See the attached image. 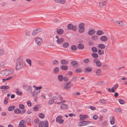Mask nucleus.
Returning a JSON list of instances; mask_svg holds the SVG:
<instances>
[{
	"label": "nucleus",
	"instance_id": "nucleus-64",
	"mask_svg": "<svg viewBox=\"0 0 127 127\" xmlns=\"http://www.w3.org/2000/svg\"><path fill=\"white\" fill-rule=\"evenodd\" d=\"M4 50L2 49L0 50V56L4 54Z\"/></svg>",
	"mask_w": 127,
	"mask_h": 127
},
{
	"label": "nucleus",
	"instance_id": "nucleus-33",
	"mask_svg": "<svg viewBox=\"0 0 127 127\" xmlns=\"http://www.w3.org/2000/svg\"><path fill=\"white\" fill-rule=\"evenodd\" d=\"M92 56L95 58H97L98 57V55L96 53H92L91 54Z\"/></svg>",
	"mask_w": 127,
	"mask_h": 127
},
{
	"label": "nucleus",
	"instance_id": "nucleus-41",
	"mask_svg": "<svg viewBox=\"0 0 127 127\" xmlns=\"http://www.w3.org/2000/svg\"><path fill=\"white\" fill-rule=\"evenodd\" d=\"M92 39L94 40H97L98 39V37L97 35H94L93 36L91 37Z\"/></svg>",
	"mask_w": 127,
	"mask_h": 127
},
{
	"label": "nucleus",
	"instance_id": "nucleus-19",
	"mask_svg": "<svg viewBox=\"0 0 127 127\" xmlns=\"http://www.w3.org/2000/svg\"><path fill=\"white\" fill-rule=\"evenodd\" d=\"M14 112L15 114H19L21 113V111L19 109L16 108L14 110Z\"/></svg>",
	"mask_w": 127,
	"mask_h": 127
},
{
	"label": "nucleus",
	"instance_id": "nucleus-44",
	"mask_svg": "<svg viewBox=\"0 0 127 127\" xmlns=\"http://www.w3.org/2000/svg\"><path fill=\"white\" fill-rule=\"evenodd\" d=\"M85 29L84 28H79V31L81 33H82L84 32Z\"/></svg>",
	"mask_w": 127,
	"mask_h": 127
},
{
	"label": "nucleus",
	"instance_id": "nucleus-2",
	"mask_svg": "<svg viewBox=\"0 0 127 127\" xmlns=\"http://www.w3.org/2000/svg\"><path fill=\"white\" fill-rule=\"evenodd\" d=\"M73 84L70 81L65 83L64 85L63 89L65 90H69L72 86Z\"/></svg>",
	"mask_w": 127,
	"mask_h": 127
},
{
	"label": "nucleus",
	"instance_id": "nucleus-25",
	"mask_svg": "<svg viewBox=\"0 0 127 127\" xmlns=\"http://www.w3.org/2000/svg\"><path fill=\"white\" fill-rule=\"evenodd\" d=\"M59 71V69L58 67H55L53 70V72L55 74H57Z\"/></svg>",
	"mask_w": 127,
	"mask_h": 127
},
{
	"label": "nucleus",
	"instance_id": "nucleus-28",
	"mask_svg": "<svg viewBox=\"0 0 127 127\" xmlns=\"http://www.w3.org/2000/svg\"><path fill=\"white\" fill-rule=\"evenodd\" d=\"M33 87L36 90H39L42 89H43V87L41 86H40L38 87H37L35 85H33Z\"/></svg>",
	"mask_w": 127,
	"mask_h": 127
},
{
	"label": "nucleus",
	"instance_id": "nucleus-36",
	"mask_svg": "<svg viewBox=\"0 0 127 127\" xmlns=\"http://www.w3.org/2000/svg\"><path fill=\"white\" fill-rule=\"evenodd\" d=\"M9 88V87L8 86H2L0 87V89H8Z\"/></svg>",
	"mask_w": 127,
	"mask_h": 127
},
{
	"label": "nucleus",
	"instance_id": "nucleus-60",
	"mask_svg": "<svg viewBox=\"0 0 127 127\" xmlns=\"http://www.w3.org/2000/svg\"><path fill=\"white\" fill-rule=\"evenodd\" d=\"M119 103L121 104H123L124 102V101L121 99H119L118 100Z\"/></svg>",
	"mask_w": 127,
	"mask_h": 127
},
{
	"label": "nucleus",
	"instance_id": "nucleus-63",
	"mask_svg": "<svg viewBox=\"0 0 127 127\" xmlns=\"http://www.w3.org/2000/svg\"><path fill=\"white\" fill-rule=\"evenodd\" d=\"M77 27L76 26L73 25V28L72 29L73 31H75L77 30Z\"/></svg>",
	"mask_w": 127,
	"mask_h": 127
},
{
	"label": "nucleus",
	"instance_id": "nucleus-13",
	"mask_svg": "<svg viewBox=\"0 0 127 127\" xmlns=\"http://www.w3.org/2000/svg\"><path fill=\"white\" fill-rule=\"evenodd\" d=\"M60 68L62 70H66L68 69V67L67 65H63L60 66Z\"/></svg>",
	"mask_w": 127,
	"mask_h": 127
},
{
	"label": "nucleus",
	"instance_id": "nucleus-32",
	"mask_svg": "<svg viewBox=\"0 0 127 127\" xmlns=\"http://www.w3.org/2000/svg\"><path fill=\"white\" fill-rule=\"evenodd\" d=\"M96 34L98 35H101L103 34V32L101 30H99L97 31L96 32Z\"/></svg>",
	"mask_w": 127,
	"mask_h": 127
},
{
	"label": "nucleus",
	"instance_id": "nucleus-6",
	"mask_svg": "<svg viewBox=\"0 0 127 127\" xmlns=\"http://www.w3.org/2000/svg\"><path fill=\"white\" fill-rule=\"evenodd\" d=\"M41 30L40 29H36L34 30L32 33V35H35L38 32H40Z\"/></svg>",
	"mask_w": 127,
	"mask_h": 127
},
{
	"label": "nucleus",
	"instance_id": "nucleus-62",
	"mask_svg": "<svg viewBox=\"0 0 127 127\" xmlns=\"http://www.w3.org/2000/svg\"><path fill=\"white\" fill-rule=\"evenodd\" d=\"M105 84V83L103 81H100L98 83V84L99 85H103Z\"/></svg>",
	"mask_w": 127,
	"mask_h": 127
},
{
	"label": "nucleus",
	"instance_id": "nucleus-39",
	"mask_svg": "<svg viewBox=\"0 0 127 127\" xmlns=\"http://www.w3.org/2000/svg\"><path fill=\"white\" fill-rule=\"evenodd\" d=\"M92 50L93 52H96L97 51V49L95 47H93L92 48Z\"/></svg>",
	"mask_w": 127,
	"mask_h": 127
},
{
	"label": "nucleus",
	"instance_id": "nucleus-22",
	"mask_svg": "<svg viewBox=\"0 0 127 127\" xmlns=\"http://www.w3.org/2000/svg\"><path fill=\"white\" fill-rule=\"evenodd\" d=\"M70 63L71 64L74 66L76 65L77 64V61L75 60L71 61Z\"/></svg>",
	"mask_w": 127,
	"mask_h": 127
},
{
	"label": "nucleus",
	"instance_id": "nucleus-38",
	"mask_svg": "<svg viewBox=\"0 0 127 127\" xmlns=\"http://www.w3.org/2000/svg\"><path fill=\"white\" fill-rule=\"evenodd\" d=\"M85 24L83 23H81L78 26L79 28H84Z\"/></svg>",
	"mask_w": 127,
	"mask_h": 127
},
{
	"label": "nucleus",
	"instance_id": "nucleus-51",
	"mask_svg": "<svg viewBox=\"0 0 127 127\" xmlns=\"http://www.w3.org/2000/svg\"><path fill=\"white\" fill-rule=\"evenodd\" d=\"M27 62L31 66L32 65V61L29 59H27L26 60Z\"/></svg>",
	"mask_w": 127,
	"mask_h": 127
},
{
	"label": "nucleus",
	"instance_id": "nucleus-52",
	"mask_svg": "<svg viewBox=\"0 0 127 127\" xmlns=\"http://www.w3.org/2000/svg\"><path fill=\"white\" fill-rule=\"evenodd\" d=\"M5 62L3 61L0 64V67H3L5 65Z\"/></svg>",
	"mask_w": 127,
	"mask_h": 127
},
{
	"label": "nucleus",
	"instance_id": "nucleus-11",
	"mask_svg": "<svg viewBox=\"0 0 127 127\" xmlns=\"http://www.w3.org/2000/svg\"><path fill=\"white\" fill-rule=\"evenodd\" d=\"M92 68L89 67H87L85 68V70L86 72H90L92 70Z\"/></svg>",
	"mask_w": 127,
	"mask_h": 127
},
{
	"label": "nucleus",
	"instance_id": "nucleus-45",
	"mask_svg": "<svg viewBox=\"0 0 127 127\" xmlns=\"http://www.w3.org/2000/svg\"><path fill=\"white\" fill-rule=\"evenodd\" d=\"M108 91L109 92H115V90H114V89L112 88L111 89L108 88Z\"/></svg>",
	"mask_w": 127,
	"mask_h": 127
},
{
	"label": "nucleus",
	"instance_id": "nucleus-3",
	"mask_svg": "<svg viewBox=\"0 0 127 127\" xmlns=\"http://www.w3.org/2000/svg\"><path fill=\"white\" fill-rule=\"evenodd\" d=\"M36 43L38 45H41L43 42V40L42 38L39 37H36L35 38Z\"/></svg>",
	"mask_w": 127,
	"mask_h": 127
},
{
	"label": "nucleus",
	"instance_id": "nucleus-54",
	"mask_svg": "<svg viewBox=\"0 0 127 127\" xmlns=\"http://www.w3.org/2000/svg\"><path fill=\"white\" fill-rule=\"evenodd\" d=\"M24 120H22L19 123V126H22V125H24Z\"/></svg>",
	"mask_w": 127,
	"mask_h": 127
},
{
	"label": "nucleus",
	"instance_id": "nucleus-58",
	"mask_svg": "<svg viewBox=\"0 0 127 127\" xmlns=\"http://www.w3.org/2000/svg\"><path fill=\"white\" fill-rule=\"evenodd\" d=\"M99 5L100 7H102L104 5L102 1L99 2Z\"/></svg>",
	"mask_w": 127,
	"mask_h": 127
},
{
	"label": "nucleus",
	"instance_id": "nucleus-53",
	"mask_svg": "<svg viewBox=\"0 0 127 127\" xmlns=\"http://www.w3.org/2000/svg\"><path fill=\"white\" fill-rule=\"evenodd\" d=\"M33 110L34 111H37L38 110L37 105H36L33 108Z\"/></svg>",
	"mask_w": 127,
	"mask_h": 127
},
{
	"label": "nucleus",
	"instance_id": "nucleus-27",
	"mask_svg": "<svg viewBox=\"0 0 127 127\" xmlns=\"http://www.w3.org/2000/svg\"><path fill=\"white\" fill-rule=\"evenodd\" d=\"M73 25L72 24L70 23L68 24L67 25V28L69 30H72L73 28Z\"/></svg>",
	"mask_w": 127,
	"mask_h": 127
},
{
	"label": "nucleus",
	"instance_id": "nucleus-48",
	"mask_svg": "<svg viewBox=\"0 0 127 127\" xmlns=\"http://www.w3.org/2000/svg\"><path fill=\"white\" fill-rule=\"evenodd\" d=\"M16 94L18 95H22V92H20L19 93H18L19 92L18 89H17L16 90Z\"/></svg>",
	"mask_w": 127,
	"mask_h": 127
},
{
	"label": "nucleus",
	"instance_id": "nucleus-29",
	"mask_svg": "<svg viewBox=\"0 0 127 127\" xmlns=\"http://www.w3.org/2000/svg\"><path fill=\"white\" fill-rule=\"evenodd\" d=\"M58 78L60 81H62L63 80V77L62 75H58Z\"/></svg>",
	"mask_w": 127,
	"mask_h": 127
},
{
	"label": "nucleus",
	"instance_id": "nucleus-31",
	"mask_svg": "<svg viewBox=\"0 0 127 127\" xmlns=\"http://www.w3.org/2000/svg\"><path fill=\"white\" fill-rule=\"evenodd\" d=\"M71 49L73 51H75L77 49V46L74 45H72L71 47Z\"/></svg>",
	"mask_w": 127,
	"mask_h": 127
},
{
	"label": "nucleus",
	"instance_id": "nucleus-26",
	"mask_svg": "<svg viewBox=\"0 0 127 127\" xmlns=\"http://www.w3.org/2000/svg\"><path fill=\"white\" fill-rule=\"evenodd\" d=\"M69 45V44L67 42L64 43L63 44V47L64 48H66Z\"/></svg>",
	"mask_w": 127,
	"mask_h": 127
},
{
	"label": "nucleus",
	"instance_id": "nucleus-5",
	"mask_svg": "<svg viewBox=\"0 0 127 127\" xmlns=\"http://www.w3.org/2000/svg\"><path fill=\"white\" fill-rule=\"evenodd\" d=\"M94 62L96 66L99 67L101 65V63L97 59H95L94 60Z\"/></svg>",
	"mask_w": 127,
	"mask_h": 127
},
{
	"label": "nucleus",
	"instance_id": "nucleus-17",
	"mask_svg": "<svg viewBox=\"0 0 127 127\" xmlns=\"http://www.w3.org/2000/svg\"><path fill=\"white\" fill-rule=\"evenodd\" d=\"M110 122L112 125H113L115 123V119L113 116H111L110 118Z\"/></svg>",
	"mask_w": 127,
	"mask_h": 127
},
{
	"label": "nucleus",
	"instance_id": "nucleus-12",
	"mask_svg": "<svg viewBox=\"0 0 127 127\" xmlns=\"http://www.w3.org/2000/svg\"><path fill=\"white\" fill-rule=\"evenodd\" d=\"M61 64H62L67 65L69 64V62L68 61L65 60H62L61 61Z\"/></svg>",
	"mask_w": 127,
	"mask_h": 127
},
{
	"label": "nucleus",
	"instance_id": "nucleus-50",
	"mask_svg": "<svg viewBox=\"0 0 127 127\" xmlns=\"http://www.w3.org/2000/svg\"><path fill=\"white\" fill-rule=\"evenodd\" d=\"M43 123H44V122L43 121H40L38 127H43Z\"/></svg>",
	"mask_w": 127,
	"mask_h": 127
},
{
	"label": "nucleus",
	"instance_id": "nucleus-30",
	"mask_svg": "<svg viewBox=\"0 0 127 127\" xmlns=\"http://www.w3.org/2000/svg\"><path fill=\"white\" fill-rule=\"evenodd\" d=\"M54 101V100L52 98H51L49 101L48 104L50 105L52 104Z\"/></svg>",
	"mask_w": 127,
	"mask_h": 127
},
{
	"label": "nucleus",
	"instance_id": "nucleus-9",
	"mask_svg": "<svg viewBox=\"0 0 127 127\" xmlns=\"http://www.w3.org/2000/svg\"><path fill=\"white\" fill-rule=\"evenodd\" d=\"M100 40L103 41H106L108 40V38L105 36H101L100 37Z\"/></svg>",
	"mask_w": 127,
	"mask_h": 127
},
{
	"label": "nucleus",
	"instance_id": "nucleus-24",
	"mask_svg": "<svg viewBox=\"0 0 127 127\" xmlns=\"http://www.w3.org/2000/svg\"><path fill=\"white\" fill-rule=\"evenodd\" d=\"M117 24H118V25L119 26H123V22L121 21H118L116 22Z\"/></svg>",
	"mask_w": 127,
	"mask_h": 127
},
{
	"label": "nucleus",
	"instance_id": "nucleus-23",
	"mask_svg": "<svg viewBox=\"0 0 127 127\" xmlns=\"http://www.w3.org/2000/svg\"><path fill=\"white\" fill-rule=\"evenodd\" d=\"M8 73V75L12 74L14 72V70L13 69H7Z\"/></svg>",
	"mask_w": 127,
	"mask_h": 127
},
{
	"label": "nucleus",
	"instance_id": "nucleus-4",
	"mask_svg": "<svg viewBox=\"0 0 127 127\" xmlns=\"http://www.w3.org/2000/svg\"><path fill=\"white\" fill-rule=\"evenodd\" d=\"M91 122L90 121H84L80 122L78 124V125L80 126H86L91 123Z\"/></svg>",
	"mask_w": 127,
	"mask_h": 127
},
{
	"label": "nucleus",
	"instance_id": "nucleus-10",
	"mask_svg": "<svg viewBox=\"0 0 127 127\" xmlns=\"http://www.w3.org/2000/svg\"><path fill=\"white\" fill-rule=\"evenodd\" d=\"M57 33L59 34H62L64 33L63 30L60 29H58L56 31Z\"/></svg>",
	"mask_w": 127,
	"mask_h": 127
},
{
	"label": "nucleus",
	"instance_id": "nucleus-15",
	"mask_svg": "<svg viewBox=\"0 0 127 127\" xmlns=\"http://www.w3.org/2000/svg\"><path fill=\"white\" fill-rule=\"evenodd\" d=\"M15 108L14 105H12L9 106L8 108V110L9 111H13Z\"/></svg>",
	"mask_w": 127,
	"mask_h": 127
},
{
	"label": "nucleus",
	"instance_id": "nucleus-37",
	"mask_svg": "<svg viewBox=\"0 0 127 127\" xmlns=\"http://www.w3.org/2000/svg\"><path fill=\"white\" fill-rule=\"evenodd\" d=\"M19 108L21 109H23L25 108L24 105L22 104H20L19 105Z\"/></svg>",
	"mask_w": 127,
	"mask_h": 127
},
{
	"label": "nucleus",
	"instance_id": "nucleus-61",
	"mask_svg": "<svg viewBox=\"0 0 127 127\" xmlns=\"http://www.w3.org/2000/svg\"><path fill=\"white\" fill-rule=\"evenodd\" d=\"M25 34L27 36H29L31 34L29 31H27L26 32Z\"/></svg>",
	"mask_w": 127,
	"mask_h": 127
},
{
	"label": "nucleus",
	"instance_id": "nucleus-49",
	"mask_svg": "<svg viewBox=\"0 0 127 127\" xmlns=\"http://www.w3.org/2000/svg\"><path fill=\"white\" fill-rule=\"evenodd\" d=\"M90 61V60L88 58L84 59L83 60V62L85 63H88Z\"/></svg>",
	"mask_w": 127,
	"mask_h": 127
},
{
	"label": "nucleus",
	"instance_id": "nucleus-43",
	"mask_svg": "<svg viewBox=\"0 0 127 127\" xmlns=\"http://www.w3.org/2000/svg\"><path fill=\"white\" fill-rule=\"evenodd\" d=\"M115 111L117 113H119L122 111V109L119 108H116L115 110Z\"/></svg>",
	"mask_w": 127,
	"mask_h": 127
},
{
	"label": "nucleus",
	"instance_id": "nucleus-46",
	"mask_svg": "<svg viewBox=\"0 0 127 127\" xmlns=\"http://www.w3.org/2000/svg\"><path fill=\"white\" fill-rule=\"evenodd\" d=\"M44 127H48V121L46 120L44 124Z\"/></svg>",
	"mask_w": 127,
	"mask_h": 127
},
{
	"label": "nucleus",
	"instance_id": "nucleus-21",
	"mask_svg": "<svg viewBox=\"0 0 127 127\" xmlns=\"http://www.w3.org/2000/svg\"><path fill=\"white\" fill-rule=\"evenodd\" d=\"M27 92L28 93H31L32 92V87L31 86H28L26 89Z\"/></svg>",
	"mask_w": 127,
	"mask_h": 127
},
{
	"label": "nucleus",
	"instance_id": "nucleus-8",
	"mask_svg": "<svg viewBox=\"0 0 127 127\" xmlns=\"http://www.w3.org/2000/svg\"><path fill=\"white\" fill-rule=\"evenodd\" d=\"M1 74L3 76L8 75V73L7 69L2 70L1 72Z\"/></svg>",
	"mask_w": 127,
	"mask_h": 127
},
{
	"label": "nucleus",
	"instance_id": "nucleus-56",
	"mask_svg": "<svg viewBox=\"0 0 127 127\" xmlns=\"http://www.w3.org/2000/svg\"><path fill=\"white\" fill-rule=\"evenodd\" d=\"M75 71L77 73H80L82 71V70L80 68H78L75 69Z\"/></svg>",
	"mask_w": 127,
	"mask_h": 127
},
{
	"label": "nucleus",
	"instance_id": "nucleus-18",
	"mask_svg": "<svg viewBox=\"0 0 127 127\" xmlns=\"http://www.w3.org/2000/svg\"><path fill=\"white\" fill-rule=\"evenodd\" d=\"M77 47L79 49L82 50L84 48V46L82 44H79L78 45Z\"/></svg>",
	"mask_w": 127,
	"mask_h": 127
},
{
	"label": "nucleus",
	"instance_id": "nucleus-42",
	"mask_svg": "<svg viewBox=\"0 0 127 127\" xmlns=\"http://www.w3.org/2000/svg\"><path fill=\"white\" fill-rule=\"evenodd\" d=\"M39 117L43 119L45 117L44 114L42 113H40L39 114Z\"/></svg>",
	"mask_w": 127,
	"mask_h": 127
},
{
	"label": "nucleus",
	"instance_id": "nucleus-57",
	"mask_svg": "<svg viewBox=\"0 0 127 127\" xmlns=\"http://www.w3.org/2000/svg\"><path fill=\"white\" fill-rule=\"evenodd\" d=\"M59 96H60V95H58L56 96H54L52 98L54 99V100H55L58 99L59 97Z\"/></svg>",
	"mask_w": 127,
	"mask_h": 127
},
{
	"label": "nucleus",
	"instance_id": "nucleus-1",
	"mask_svg": "<svg viewBox=\"0 0 127 127\" xmlns=\"http://www.w3.org/2000/svg\"><path fill=\"white\" fill-rule=\"evenodd\" d=\"M25 66L23 59L21 57L18 58L16 61L15 69L16 70L20 69Z\"/></svg>",
	"mask_w": 127,
	"mask_h": 127
},
{
	"label": "nucleus",
	"instance_id": "nucleus-7",
	"mask_svg": "<svg viewBox=\"0 0 127 127\" xmlns=\"http://www.w3.org/2000/svg\"><path fill=\"white\" fill-rule=\"evenodd\" d=\"M95 32V30L92 29L88 31V34L90 35H92L94 34Z\"/></svg>",
	"mask_w": 127,
	"mask_h": 127
},
{
	"label": "nucleus",
	"instance_id": "nucleus-20",
	"mask_svg": "<svg viewBox=\"0 0 127 127\" xmlns=\"http://www.w3.org/2000/svg\"><path fill=\"white\" fill-rule=\"evenodd\" d=\"M96 74L97 76L100 75L101 73V70L100 69H97L96 71Z\"/></svg>",
	"mask_w": 127,
	"mask_h": 127
},
{
	"label": "nucleus",
	"instance_id": "nucleus-35",
	"mask_svg": "<svg viewBox=\"0 0 127 127\" xmlns=\"http://www.w3.org/2000/svg\"><path fill=\"white\" fill-rule=\"evenodd\" d=\"M98 53L99 55H102L104 53V51L103 50L99 49L98 51Z\"/></svg>",
	"mask_w": 127,
	"mask_h": 127
},
{
	"label": "nucleus",
	"instance_id": "nucleus-55",
	"mask_svg": "<svg viewBox=\"0 0 127 127\" xmlns=\"http://www.w3.org/2000/svg\"><path fill=\"white\" fill-rule=\"evenodd\" d=\"M106 101V100L103 99H100L99 100V102L100 103H105V102Z\"/></svg>",
	"mask_w": 127,
	"mask_h": 127
},
{
	"label": "nucleus",
	"instance_id": "nucleus-14",
	"mask_svg": "<svg viewBox=\"0 0 127 127\" xmlns=\"http://www.w3.org/2000/svg\"><path fill=\"white\" fill-rule=\"evenodd\" d=\"M98 47L100 49H103L105 48L106 47L105 45L102 44H98Z\"/></svg>",
	"mask_w": 127,
	"mask_h": 127
},
{
	"label": "nucleus",
	"instance_id": "nucleus-47",
	"mask_svg": "<svg viewBox=\"0 0 127 127\" xmlns=\"http://www.w3.org/2000/svg\"><path fill=\"white\" fill-rule=\"evenodd\" d=\"M38 93L34 91L32 92V95L34 97H36Z\"/></svg>",
	"mask_w": 127,
	"mask_h": 127
},
{
	"label": "nucleus",
	"instance_id": "nucleus-40",
	"mask_svg": "<svg viewBox=\"0 0 127 127\" xmlns=\"http://www.w3.org/2000/svg\"><path fill=\"white\" fill-rule=\"evenodd\" d=\"M67 108V105L65 104H63L60 107V108L63 109L66 108Z\"/></svg>",
	"mask_w": 127,
	"mask_h": 127
},
{
	"label": "nucleus",
	"instance_id": "nucleus-16",
	"mask_svg": "<svg viewBox=\"0 0 127 127\" xmlns=\"http://www.w3.org/2000/svg\"><path fill=\"white\" fill-rule=\"evenodd\" d=\"M56 41L58 44H60L61 43H62L64 41V39L63 38H60L59 39H57Z\"/></svg>",
	"mask_w": 127,
	"mask_h": 127
},
{
	"label": "nucleus",
	"instance_id": "nucleus-34",
	"mask_svg": "<svg viewBox=\"0 0 127 127\" xmlns=\"http://www.w3.org/2000/svg\"><path fill=\"white\" fill-rule=\"evenodd\" d=\"M62 118V117L61 116H58L56 119V121L57 122H59L60 120Z\"/></svg>",
	"mask_w": 127,
	"mask_h": 127
},
{
	"label": "nucleus",
	"instance_id": "nucleus-59",
	"mask_svg": "<svg viewBox=\"0 0 127 127\" xmlns=\"http://www.w3.org/2000/svg\"><path fill=\"white\" fill-rule=\"evenodd\" d=\"M53 64L54 65H57L58 64V62L57 60H55L53 62Z\"/></svg>",
	"mask_w": 127,
	"mask_h": 127
}]
</instances>
